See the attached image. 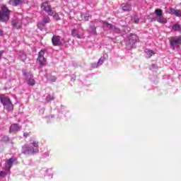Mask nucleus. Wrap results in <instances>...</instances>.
<instances>
[{
  "label": "nucleus",
  "instance_id": "20e7f679",
  "mask_svg": "<svg viewBox=\"0 0 181 181\" xmlns=\"http://www.w3.org/2000/svg\"><path fill=\"white\" fill-rule=\"evenodd\" d=\"M181 45V37L179 36L172 37L170 39V47L175 50L179 49Z\"/></svg>",
  "mask_w": 181,
  "mask_h": 181
},
{
  "label": "nucleus",
  "instance_id": "1a4fd4ad",
  "mask_svg": "<svg viewBox=\"0 0 181 181\" xmlns=\"http://www.w3.org/2000/svg\"><path fill=\"white\" fill-rule=\"evenodd\" d=\"M41 8L45 11L49 16L54 14V11L52 9V6H49L47 2H44L41 4Z\"/></svg>",
  "mask_w": 181,
  "mask_h": 181
},
{
  "label": "nucleus",
  "instance_id": "b1692460",
  "mask_svg": "<svg viewBox=\"0 0 181 181\" xmlns=\"http://www.w3.org/2000/svg\"><path fill=\"white\" fill-rule=\"evenodd\" d=\"M51 16H53V18L55 21H61L62 18H60V16H59V13H56L55 11H54V14L52 15Z\"/></svg>",
  "mask_w": 181,
  "mask_h": 181
},
{
  "label": "nucleus",
  "instance_id": "79ce46f5",
  "mask_svg": "<svg viewBox=\"0 0 181 181\" xmlns=\"http://www.w3.org/2000/svg\"><path fill=\"white\" fill-rule=\"evenodd\" d=\"M0 148H1V145H0Z\"/></svg>",
  "mask_w": 181,
  "mask_h": 181
},
{
  "label": "nucleus",
  "instance_id": "39448f33",
  "mask_svg": "<svg viewBox=\"0 0 181 181\" xmlns=\"http://www.w3.org/2000/svg\"><path fill=\"white\" fill-rule=\"evenodd\" d=\"M23 76L25 77V81L28 86H33L36 84V81L33 79V74H32V73L23 71Z\"/></svg>",
  "mask_w": 181,
  "mask_h": 181
},
{
  "label": "nucleus",
  "instance_id": "393cba45",
  "mask_svg": "<svg viewBox=\"0 0 181 181\" xmlns=\"http://www.w3.org/2000/svg\"><path fill=\"white\" fill-rule=\"evenodd\" d=\"M46 101L47 103H50V101H53V100H54V96L52 95H48L46 97Z\"/></svg>",
  "mask_w": 181,
  "mask_h": 181
},
{
  "label": "nucleus",
  "instance_id": "5701e85b",
  "mask_svg": "<svg viewBox=\"0 0 181 181\" xmlns=\"http://www.w3.org/2000/svg\"><path fill=\"white\" fill-rule=\"evenodd\" d=\"M155 13L156 14V18H160V16H163V11L160 9H156L155 10Z\"/></svg>",
  "mask_w": 181,
  "mask_h": 181
},
{
  "label": "nucleus",
  "instance_id": "6e6552de",
  "mask_svg": "<svg viewBox=\"0 0 181 181\" xmlns=\"http://www.w3.org/2000/svg\"><path fill=\"white\" fill-rule=\"evenodd\" d=\"M139 42V38L138 36L135 34H132L129 37V40L127 43V45H129V47H135V44Z\"/></svg>",
  "mask_w": 181,
  "mask_h": 181
},
{
  "label": "nucleus",
  "instance_id": "dca6fc26",
  "mask_svg": "<svg viewBox=\"0 0 181 181\" xmlns=\"http://www.w3.org/2000/svg\"><path fill=\"white\" fill-rule=\"evenodd\" d=\"M100 23H103V28L105 30H112L113 25L108 23L107 21H101Z\"/></svg>",
  "mask_w": 181,
  "mask_h": 181
},
{
  "label": "nucleus",
  "instance_id": "a19ab883",
  "mask_svg": "<svg viewBox=\"0 0 181 181\" xmlns=\"http://www.w3.org/2000/svg\"><path fill=\"white\" fill-rule=\"evenodd\" d=\"M46 172H49V170H47Z\"/></svg>",
  "mask_w": 181,
  "mask_h": 181
},
{
  "label": "nucleus",
  "instance_id": "2eb2a0df",
  "mask_svg": "<svg viewBox=\"0 0 181 181\" xmlns=\"http://www.w3.org/2000/svg\"><path fill=\"white\" fill-rule=\"evenodd\" d=\"M25 2V0H10V5H13V6H18V5H22Z\"/></svg>",
  "mask_w": 181,
  "mask_h": 181
},
{
  "label": "nucleus",
  "instance_id": "9b49d317",
  "mask_svg": "<svg viewBox=\"0 0 181 181\" xmlns=\"http://www.w3.org/2000/svg\"><path fill=\"white\" fill-rule=\"evenodd\" d=\"M60 39H62L60 36L54 35L52 38V42L53 46H62V43Z\"/></svg>",
  "mask_w": 181,
  "mask_h": 181
},
{
  "label": "nucleus",
  "instance_id": "f8f14e48",
  "mask_svg": "<svg viewBox=\"0 0 181 181\" xmlns=\"http://www.w3.org/2000/svg\"><path fill=\"white\" fill-rule=\"evenodd\" d=\"M22 126L19 125V124H13L10 127L9 132L12 134V132H18L21 131Z\"/></svg>",
  "mask_w": 181,
  "mask_h": 181
},
{
  "label": "nucleus",
  "instance_id": "0eeeda50",
  "mask_svg": "<svg viewBox=\"0 0 181 181\" xmlns=\"http://www.w3.org/2000/svg\"><path fill=\"white\" fill-rule=\"evenodd\" d=\"M45 52L46 49H41L40 52L38 53V57L37 60L40 62V67H43V66H46V58L45 57Z\"/></svg>",
  "mask_w": 181,
  "mask_h": 181
},
{
  "label": "nucleus",
  "instance_id": "423d86ee",
  "mask_svg": "<svg viewBox=\"0 0 181 181\" xmlns=\"http://www.w3.org/2000/svg\"><path fill=\"white\" fill-rule=\"evenodd\" d=\"M98 23H101V21L96 19L94 21H91L89 25V29L88 30V33L91 35H97V28L95 27V25L96 26H100V24Z\"/></svg>",
  "mask_w": 181,
  "mask_h": 181
},
{
  "label": "nucleus",
  "instance_id": "c85d7f7f",
  "mask_svg": "<svg viewBox=\"0 0 181 181\" xmlns=\"http://www.w3.org/2000/svg\"><path fill=\"white\" fill-rule=\"evenodd\" d=\"M174 15H175V16H181V11L180 10H175Z\"/></svg>",
  "mask_w": 181,
  "mask_h": 181
},
{
  "label": "nucleus",
  "instance_id": "f704fd0d",
  "mask_svg": "<svg viewBox=\"0 0 181 181\" xmlns=\"http://www.w3.org/2000/svg\"><path fill=\"white\" fill-rule=\"evenodd\" d=\"M56 80H57V78L54 76H51V78H49V81H52V83H54Z\"/></svg>",
  "mask_w": 181,
  "mask_h": 181
},
{
  "label": "nucleus",
  "instance_id": "7ed1b4c3",
  "mask_svg": "<svg viewBox=\"0 0 181 181\" xmlns=\"http://www.w3.org/2000/svg\"><path fill=\"white\" fill-rule=\"evenodd\" d=\"M11 13V10L3 5L1 6V11H0V22H8L9 21V15Z\"/></svg>",
  "mask_w": 181,
  "mask_h": 181
},
{
  "label": "nucleus",
  "instance_id": "72a5a7b5",
  "mask_svg": "<svg viewBox=\"0 0 181 181\" xmlns=\"http://www.w3.org/2000/svg\"><path fill=\"white\" fill-rule=\"evenodd\" d=\"M98 62H95V63H93V64H92V67L93 68V69H97V67H98Z\"/></svg>",
  "mask_w": 181,
  "mask_h": 181
},
{
  "label": "nucleus",
  "instance_id": "bb28decb",
  "mask_svg": "<svg viewBox=\"0 0 181 181\" xmlns=\"http://www.w3.org/2000/svg\"><path fill=\"white\" fill-rule=\"evenodd\" d=\"M132 21L134 22V23H139V17H138V16H134Z\"/></svg>",
  "mask_w": 181,
  "mask_h": 181
},
{
  "label": "nucleus",
  "instance_id": "ddd939ff",
  "mask_svg": "<svg viewBox=\"0 0 181 181\" xmlns=\"http://www.w3.org/2000/svg\"><path fill=\"white\" fill-rule=\"evenodd\" d=\"M11 24L13 28H16V29H21V28H22V21L21 20L14 19L11 21Z\"/></svg>",
  "mask_w": 181,
  "mask_h": 181
},
{
  "label": "nucleus",
  "instance_id": "473e14b6",
  "mask_svg": "<svg viewBox=\"0 0 181 181\" xmlns=\"http://www.w3.org/2000/svg\"><path fill=\"white\" fill-rule=\"evenodd\" d=\"M83 18L86 21H88V18H90V15L86 13V14L83 15Z\"/></svg>",
  "mask_w": 181,
  "mask_h": 181
},
{
  "label": "nucleus",
  "instance_id": "2f4dec72",
  "mask_svg": "<svg viewBox=\"0 0 181 181\" xmlns=\"http://www.w3.org/2000/svg\"><path fill=\"white\" fill-rule=\"evenodd\" d=\"M176 10L173 9V8H169L168 10V13H170V15H175V12Z\"/></svg>",
  "mask_w": 181,
  "mask_h": 181
},
{
  "label": "nucleus",
  "instance_id": "a878e982",
  "mask_svg": "<svg viewBox=\"0 0 181 181\" xmlns=\"http://www.w3.org/2000/svg\"><path fill=\"white\" fill-rule=\"evenodd\" d=\"M112 32H115V33H121V30H119V28H118L114 25L112 28Z\"/></svg>",
  "mask_w": 181,
  "mask_h": 181
},
{
  "label": "nucleus",
  "instance_id": "c9c22d12",
  "mask_svg": "<svg viewBox=\"0 0 181 181\" xmlns=\"http://www.w3.org/2000/svg\"><path fill=\"white\" fill-rule=\"evenodd\" d=\"M4 53H5L4 50L0 51V59L2 57V55L4 54Z\"/></svg>",
  "mask_w": 181,
  "mask_h": 181
},
{
  "label": "nucleus",
  "instance_id": "4468645a",
  "mask_svg": "<svg viewBox=\"0 0 181 181\" xmlns=\"http://www.w3.org/2000/svg\"><path fill=\"white\" fill-rule=\"evenodd\" d=\"M46 23H50V18L49 17V16H44L42 22H40L38 24V28L40 29L41 26H45V25H46Z\"/></svg>",
  "mask_w": 181,
  "mask_h": 181
},
{
  "label": "nucleus",
  "instance_id": "412c9836",
  "mask_svg": "<svg viewBox=\"0 0 181 181\" xmlns=\"http://www.w3.org/2000/svg\"><path fill=\"white\" fill-rule=\"evenodd\" d=\"M145 53H146V57L147 59H149L151 56H153V54H155V52L151 49H146Z\"/></svg>",
  "mask_w": 181,
  "mask_h": 181
},
{
  "label": "nucleus",
  "instance_id": "f03ea898",
  "mask_svg": "<svg viewBox=\"0 0 181 181\" xmlns=\"http://www.w3.org/2000/svg\"><path fill=\"white\" fill-rule=\"evenodd\" d=\"M0 103L3 104L4 108L6 111H13V104H12V101H11L8 96L4 94L0 95Z\"/></svg>",
  "mask_w": 181,
  "mask_h": 181
},
{
  "label": "nucleus",
  "instance_id": "58836bf2",
  "mask_svg": "<svg viewBox=\"0 0 181 181\" xmlns=\"http://www.w3.org/2000/svg\"><path fill=\"white\" fill-rule=\"evenodd\" d=\"M51 177H53V174L49 175Z\"/></svg>",
  "mask_w": 181,
  "mask_h": 181
},
{
  "label": "nucleus",
  "instance_id": "f257e3e1",
  "mask_svg": "<svg viewBox=\"0 0 181 181\" xmlns=\"http://www.w3.org/2000/svg\"><path fill=\"white\" fill-rule=\"evenodd\" d=\"M22 153L24 155H33V153H39V141H33L29 145L22 147Z\"/></svg>",
  "mask_w": 181,
  "mask_h": 181
},
{
  "label": "nucleus",
  "instance_id": "e433bc0d",
  "mask_svg": "<svg viewBox=\"0 0 181 181\" xmlns=\"http://www.w3.org/2000/svg\"><path fill=\"white\" fill-rule=\"evenodd\" d=\"M23 136H25V138H28V136H29V133H27V132L23 133Z\"/></svg>",
  "mask_w": 181,
  "mask_h": 181
},
{
  "label": "nucleus",
  "instance_id": "cd10ccee",
  "mask_svg": "<svg viewBox=\"0 0 181 181\" xmlns=\"http://www.w3.org/2000/svg\"><path fill=\"white\" fill-rule=\"evenodd\" d=\"M104 60H105V58H103V57L100 58L98 62V64L99 66H101V64H103V63H104Z\"/></svg>",
  "mask_w": 181,
  "mask_h": 181
},
{
  "label": "nucleus",
  "instance_id": "9d476101",
  "mask_svg": "<svg viewBox=\"0 0 181 181\" xmlns=\"http://www.w3.org/2000/svg\"><path fill=\"white\" fill-rule=\"evenodd\" d=\"M71 35L77 39H84V30L79 29H74L71 30Z\"/></svg>",
  "mask_w": 181,
  "mask_h": 181
},
{
  "label": "nucleus",
  "instance_id": "4c0bfd02",
  "mask_svg": "<svg viewBox=\"0 0 181 181\" xmlns=\"http://www.w3.org/2000/svg\"><path fill=\"white\" fill-rule=\"evenodd\" d=\"M3 33H4V31H2V30L0 29V36H2Z\"/></svg>",
  "mask_w": 181,
  "mask_h": 181
},
{
  "label": "nucleus",
  "instance_id": "ea45409f",
  "mask_svg": "<svg viewBox=\"0 0 181 181\" xmlns=\"http://www.w3.org/2000/svg\"><path fill=\"white\" fill-rule=\"evenodd\" d=\"M71 80H74V81L76 80V78H72Z\"/></svg>",
  "mask_w": 181,
  "mask_h": 181
},
{
  "label": "nucleus",
  "instance_id": "aec40b11",
  "mask_svg": "<svg viewBox=\"0 0 181 181\" xmlns=\"http://www.w3.org/2000/svg\"><path fill=\"white\" fill-rule=\"evenodd\" d=\"M122 9L124 12H129V11H131V9H132V7H131V5H129V4H122Z\"/></svg>",
  "mask_w": 181,
  "mask_h": 181
},
{
  "label": "nucleus",
  "instance_id": "6ab92c4d",
  "mask_svg": "<svg viewBox=\"0 0 181 181\" xmlns=\"http://www.w3.org/2000/svg\"><path fill=\"white\" fill-rule=\"evenodd\" d=\"M156 20L157 22H158V23H163V25H165V23H168V19L165 18L163 16L156 18Z\"/></svg>",
  "mask_w": 181,
  "mask_h": 181
},
{
  "label": "nucleus",
  "instance_id": "f3484780",
  "mask_svg": "<svg viewBox=\"0 0 181 181\" xmlns=\"http://www.w3.org/2000/svg\"><path fill=\"white\" fill-rule=\"evenodd\" d=\"M8 175H11V170L8 167H5L4 170L0 172V177H5Z\"/></svg>",
  "mask_w": 181,
  "mask_h": 181
},
{
  "label": "nucleus",
  "instance_id": "4be33fe9",
  "mask_svg": "<svg viewBox=\"0 0 181 181\" xmlns=\"http://www.w3.org/2000/svg\"><path fill=\"white\" fill-rule=\"evenodd\" d=\"M173 30L175 32H180L181 31V26L179 24H174L172 27Z\"/></svg>",
  "mask_w": 181,
  "mask_h": 181
},
{
  "label": "nucleus",
  "instance_id": "7c9ffc66",
  "mask_svg": "<svg viewBox=\"0 0 181 181\" xmlns=\"http://www.w3.org/2000/svg\"><path fill=\"white\" fill-rule=\"evenodd\" d=\"M20 58L21 59L22 62H25V60H26V55H25V54H22L20 56Z\"/></svg>",
  "mask_w": 181,
  "mask_h": 181
},
{
  "label": "nucleus",
  "instance_id": "a211bd4d",
  "mask_svg": "<svg viewBox=\"0 0 181 181\" xmlns=\"http://www.w3.org/2000/svg\"><path fill=\"white\" fill-rule=\"evenodd\" d=\"M13 162H15V158H11L6 160L7 169L11 170V168H12V165H13Z\"/></svg>",
  "mask_w": 181,
  "mask_h": 181
},
{
  "label": "nucleus",
  "instance_id": "c756f323",
  "mask_svg": "<svg viewBox=\"0 0 181 181\" xmlns=\"http://www.w3.org/2000/svg\"><path fill=\"white\" fill-rule=\"evenodd\" d=\"M1 141H3V142H8L9 141V137L8 136H4Z\"/></svg>",
  "mask_w": 181,
  "mask_h": 181
}]
</instances>
